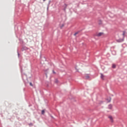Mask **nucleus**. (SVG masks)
Segmentation results:
<instances>
[{
	"instance_id": "1",
	"label": "nucleus",
	"mask_w": 127,
	"mask_h": 127,
	"mask_svg": "<svg viewBox=\"0 0 127 127\" xmlns=\"http://www.w3.org/2000/svg\"><path fill=\"white\" fill-rule=\"evenodd\" d=\"M125 33L124 32L122 34V35L123 36V37L122 39H119L118 40H117V42H123V41H124V39H125Z\"/></svg>"
},
{
	"instance_id": "2",
	"label": "nucleus",
	"mask_w": 127,
	"mask_h": 127,
	"mask_svg": "<svg viewBox=\"0 0 127 127\" xmlns=\"http://www.w3.org/2000/svg\"><path fill=\"white\" fill-rule=\"evenodd\" d=\"M27 49H28V48L25 46H22V48H21V51H25L26 50H27Z\"/></svg>"
},
{
	"instance_id": "3",
	"label": "nucleus",
	"mask_w": 127,
	"mask_h": 127,
	"mask_svg": "<svg viewBox=\"0 0 127 127\" xmlns=\"http://www.w3.org/2000/svg\"><path fill=\"white\" fill-rule=\"evenodd\" d=\"M103 34H104V33L103 32H100L99 33H98L97 35H96V36H98V37L100 36H102V35H103Z\"/></svg>"
},
{
	"instance_id": "4",
	"label": "nucleus",
	"mask_w": 127,
	"mask_h": 127,
	"mask_svg": "<svg viewBox=\"0 0 127 127\" xmlns=\"http://www.w3.org/2000/svg\"><path fill=\"white\" fill-rule=\"evenodd\" d=\"M109 119H110L111 123H113L114 122V120H113V117L110 116H109Z\"/></svg>"
},
{
	"instance_id": "5",
	"label": "nucleus",
	"mask_w": 127,
	"mask_h": 127,
	"mask_svg": "<svg viewBox=\"0 0 127 127\" xmlns=\"http://www.w3.org/2000/svg\"><path fill=\"white\" fill-rule=\"evenodd\" d=\"M107 101H108V103H110V102H111V100H112V98H111V97L108 98L107 99Z\"/></svg>"
},
{
	"instance_id": "6",
	"label": "nucleus",
	"mask_w": 127,
	"mask_h": 127,
	"mask_svg": "<svg viewBox=\"0 0 127 127\" xmlns=\"http://www.w3.org/2000/svg\"><path fill=\"white\" fill-rule=\"evenodd\" d=\"M112 108H113V106L111 104H110L108 106V109H109L110 110H112Z\"/></svg>"
},
{
	"instance_id": "7",
	"label": "nucleus",
	"mask_w": 127,
	"mask_h": 127,
	"mask_svg": "<svg viewBox=\"0 0 127 127\" xmlns=\"http://www.w3.org/2000/svg\"><path fill=\"white\" fill-rule=\"evenodd\" d=\"M104 77H105V76L104 75V74H103V73H101V79H102L103 80H104Z\"/></svg>"
},
{
	"instance_id": "8",
	"label": "nucleus",
	"mask_w": 127,
	"mask_h": 127,
	"mask_svg": "<svg viewBox=\"0 0 127 127\" xmlns=\"http://www.w3.org/2000/svg\"><path fill=\"white\" fill-rule=\"evenodd\" d=\"M89 78H90V76H89V75L87 74L86 75H85V79H86V80H88Z\"/></svg>"
},
{
	"instance_id": "9",
	"label": "nucleus",
	"mask_w": 127,
	"mask_h": 127,
	"mask_svg": "<svg viewBox=\"0 0 127 127\" xmlns=\"http://www.w3.org/2000/svg\"><path fill=\"white\" fill-rule=\"evenodd\" d=\"M102 21L99 20L98 21V24H99L100 25H101V24H102Z\"/></svg>"
},
{
	"instance_id": "10",
	"label": "nucleus",
	"mask_w": 127,
	"mask_h": 127,
	"mask_svg": "<svg viewBox=\"0 0 127 127\" xmlns=\"http://www.w3.org/2000/svg\"><path fill=\"white\" fill-rule=\"evenodd\" d=\"M112 68H113L114 69H115V68H116V64H113L112 65Z\"/></svg>"
},
{
	"instance_id": "11",
	"label": "nucleus",
	"mask_w": 127,
	"mask_h": 127,
	"mask_svg": "<svg viewBox=\"0 0 127 127\" xmlns=\"http://www.w3.org/2000/svg\"><path fill=\"white\" fill-rule=\"evenodd\" d=\"M44 113H45V111H44V110H42V113H41L42 115H43Z\"/></svg>"
},
{
	"instance_id": "12",
	"label": "nucleus",
	"mask_w": 127,
	"mask_h": 127,
	"mask_svg": "<svg viewBox=\"0 0 127 127\" xmlns=\"http://www.w3.org/2000/svg\"><path fill=\"white\" fill-rule=\"evenodd\" d=\"M29 126H30V127H32L33 126V124H32V123H30L29 124Z\"/></svg>"
},
{
	"instance_id": "13",
	"label": "nucleus",
	"mask_w": 127,
	"mask_h": 127,
	"mask_svg": "<svg viewBox=\"0 0 127 127\" xmlns=\"http://www.w3.org/2000/svg\"><path fill=\"white\" fill-rule=\"evenodd\" d=\"M17 51L18 57L19 58L20 54H19V53L18 52V50H17Z\"/></svg>"
},
{
	"instance_id": "14",
	"label": "nucleus",
	"mask_w": 127,
	"mask_h": 127,
	"mask_svg": "<svg viewBox=\"0 0 127 127\" xmlns=\"http://www.w3.org/2000/svg\"><path fill=\"white\" fill-rule=\"evenodd\" d=\"M55 83H58V79H56L55 80Z\"/></svg>"
},
{
	"instance_id": "15",
	"label": "nucleus",
	"mask_w": 127,
	"mask_h": 127,
	"mask_svg": "<svg viewBox=\"0 0 127 127\" xmlns=\"http://www.w3.org/2000/svg\"><path fill=\"white\" fill-rule=\"evenodd\" d=\"M78 32H75L74 34V36H76V35H77V34H78Z\"/></svg>"
},
{
	"instance_id": "16",
	"label": "nucleus",
	"mask_w": 127,
	"mask_h": 127,
	"mask_svg": "<svg viewBox=\"0 0 127 127\" xmlns=\"http://www.w3.org/2000/svg\"><path fill=\"white\" fill-rule=\"evenodd\" d=\"M30 85L31 86V87L33 86V84H32V83L30 82Z\"/></svg>"
},
{
	"instance_id": "17",
	"label": "nucleus",
	"mask_w": 127,
	"mask_h": 127,
	"mask_svg": "<svg viewBox=\"0 0 127 127\" xmlns=\"http://www.w3.org/2000/svg\"><path fill=\"white\" fill-rule=\"evenodd\" d=\"M64 26V24H62V25L61 26V28Z\"/></svg>"
},
{
	"instance_id": "18",
	"label": "nucleus",
	"mask_w": 127,
	"mask_h": 127,
	"mask_svg": "<svg viewBox=\"0 0 127 127\" xmlns=\"http://www.w3.org/2000/svg\"><path fill=\"white\" fill-rule=\"evenodd\" d=\"M53 73L54 74H56V72H55L54 71V70H53Z\"/></svg>"
},
{
	"instance_id": "19",
	"label": "nucleus",
	"mask_w": 127,
	"mask_h": 127,
	"mask_svg": "<svg viewBox=\"0 0 127 127\" xmlns=\"http://www.w3.org/2000/svg\"><path fill=\"white\" fill-rule=\"evenodd\" d=\"M51 118H52V119H54V117H53V116H51Z\"/></svg>"
},
{
	"instance_id": "20",
	"label": "nucleus",
	"mask_w": 127,
	"mask_h": 127,
	"mask_svg": "<svg viewBox=\"0 0 127 127\" xmlns=\"http://www.w3.org/2000/svg\"><path fill=\"white\" fill-rule=\"evenodd\" d=\"M45 0H43V1H45Z\"/></svg>"
},
{
	"instance_id": "21",
	"label": "nucleus",
	"mask_w": 127,
	"mask_h": 127,
	"mask_svg": "<svg viewBox=\"0 0 127 127\" xmlns=\"http://www.w3.org/2000/svg\"><path fill=\"white\" fill-rule=\"evenodd\" d=\"M44 58L45 60H46V59H45V58Z\"/></svg>"
},
{
	"instance_id": "22",
	"label": "nucleus",
	"mask_w": 127,
	"mask_h": 127,
	"mask_svg": "<svg viewBox=\"0 0 127 127\" xmlns=\"http://www.w3.org/2000/svg\"><path fill=\"white\" fill-rule=\"evenodd\" d=\"M46 76H47V73H46Z\"/></svg>"
}]
</instances>
